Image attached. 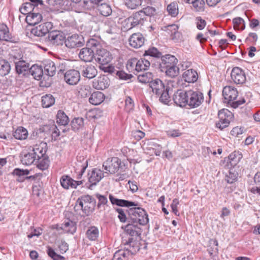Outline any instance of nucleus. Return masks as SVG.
I'll return each instance as SVG.
<instances>
[{
  "label": "nucleus",
  "mask_w": 260,
  "mask_h": 260,
  "mask_svg": "<svg viewBox=\"0 0 260 260\" xmlns=\"http://www.w3.org/2000/svg\"><path fill=\"white\" fill-rule=\"evenodd\" d=\"M149 87L152 92L159 97V101L168 104L170 101V96L169 94L170 88L165 85V83L159 79L156 78L150 83Z\"/></svg>",
  "instance_id": "1"
},
{
  "label": "nucleus",
  "mask_w": 260,
  "mask_h": 260,
  "mask_svg": "<svg viewBox=\"0 0 260 260\" xmlns=\"http://www.w3.org/2000/svg\"><path fill=\"white\" fill-rule=\"evenodd\" d=\"M100 47V41L94 38L89 39L86 47L82 48L79 53V57L85 62H90L95 58L96 47Z\"/></svg>",
  "instance_id": "2"
},
{
  "label": "nucleus",
  "mask_w": 260,
  "mask_h": 260,
  "mask_svg": "<svg viewBox=\"0 0 260 260\" xmlns=\"http://www.w3.org/2000/svg\"><path fill=\"white\" fill-rule=\"evenodd\" d=\"M95 200L89 195H86L79 198L76 202L75 211L81 210L86 215H89L93 210L95 206Z\"/></svg>",
  "instance_id": "3"
},
{
  "label": "nucleus",
  "mask_w": 260,
  "mask_h": 260,
  "mask_svg": "<svg viewBox=\"0 0 260 260\" xmlns=\"http://www.w3.org/2000/svg\"><path fill=\"white\" fill-rule=\"evenodd\" d=\"M132 222L144 225L149 222L148 214L144 209L140 207H133L126 210Z\"/></svg>",
  "instance_id": "4"
},
{
  "label": "nucleus",
  "mask_w": 260,
  "mask_h": 260,
  "mask_svg": "<svg viewBox=\"0 0 260 260\" xmlns=\"http://www.w3.org/2000/svg\"><path fill=\"white\" fill-rule=\"evenodd\" d=\"M238 94L237 89L233 86H226L223 88L222 90V95L224 99L227 100L228 103L234 108H238L245 102L244 99L242 100L234 101L237 98Z\"/></svg>",
  "instance_id": "5"
},
{
  "label": "nucleus",
  "mask_w": 260,
  "mask_h": 260,
  "mask_svg": "<svg viewBox=\"0 0 260 260\" xmlns=\"http://www.w3.org/2000/svg\"><path fill=\"white\" fill-rule=\"evenodd\" d=\"M147 21L142 11H138L127 18L125 20L126 23L124 27L126 30H129L134 27H140L144 25Z\"/></svg>",
  "instance_id": "6"
},
{
  "label": "nucleus",
  "mask_w": 260,
  "mask_h": 260,
  "mask_svg": "<svg viewBox=\"0 0 260 260\" xmlns=\"http://www.w3.org/2000/svg\"><path fill=\"white\" fill-rule=\"evenodd\" d=\"M218 116L219 121L216 122V127L220 130H223L229 125L234 115L228 109H223L218 112Z\"/></svg>",
  "instance_id": "7"
},
{
  "label": "nucleus",
  "mask_w": 260,
  "mask_h": 260,
  "mask_svg": "<svg viewBox=\"0 0 260 260\" xmlns=\"http://www.w3.org/2000/svg\"><path fill=\"white\" fill-rule=\"evenodd\" d=\"M95 60L101 65L108 64L112 59L111 53L107 49L103 48L100 42V47H96Z\"/></svg>",
  "instance_id": "8"
},
{
  "label": "nucleus",
  "mask_w": 260,
  "mask_h": 260,
  "mask_svg": "<svg viewBox=\"0 0 260 260\" xmlns=\"http://www.w3.org/2000/svg\"><path fill=\"white\" fill-rule=\"evenodd\" d=\"M121 163V160L117 157L108 158L103 165L105 173L115 174L120 168Z\"/></svg>",
  "instance_id": "9"
},
{
  "label": "nucleus",
  "mask_w": 260,
  "mask_h": 260,
  "mask_svg": "<svg viewBox=\"0 0 260 260\" xmlns=\"http://www.w3.org/2000/svg\"><path fill=\"white\" fill-rule=\"evenodd\" d=\"M188 106L190 108L199 107L204 101L203 94L199 91L189 90Z\"/></svg>",
  "instance_id": "10"
},
{
  "label": "nucleus",
  "mask_w": 260,
  "mask_h": 260,
  "mask_svg": "<svg viewBox=\"0 0 260 260\" xmlns=\"http://www.w3.org/2000/svg\"><path fill=\"white\" fill-rule=\"evenodd\" d=\"M64 36L58 30L50 31L47 37L45 38V41L50 45L58 46L62 45L64 42Z\"/></svg>",
  "instance_id": "11"
},
{
  "label": "nucleus",
  "mask_w": 260,
  "mask_h": 260,
  "mask_svg": "<svg viewBox=\"0 0 260 260\" xmlns=\"http://www.w3.org/2000/svg\"><path fill=\"white\" fill-rule=\"evenodd\" d=\"M52 27V23L46 22L32 28L30 32L35 36L41 37L48 35Z\"/></svg>",
  "instance_id": "12"
},
{
  "label": "nucleus",
  "mask_w": 260,
  "mask_h": 260,
  "mask_svg": "<svg viewBox=\"0 0 260 260\" xmlns=\"http://www.w3.org/2000/svg\"><path fill=\"white\" fill-rule=\"evenodd\" d=\"M83 183L82 180H75L68 175H63L60 178V185L65 189H76Z\"/></svg>",
  "instance_id": "13"
},
{
  "label": "nucleus",
  "mask_w": 260,
  "mask_h": 260,
  "mask_svg": "<svg viewBox=\"0 0 260 260\" xmlns=\"http://www.w3.org/2000/svg\"><path fill=\"white\" fill-rule=\"evenodd\" d=\"M189 90H177L173 95V101L175 104L180 107H184L188 106Z\"/></svg>",
  "instance_id": "14"
},
{
  "label": "nucleus",
  "mask_w": 260,
  "mask_h": 260,
  "mask_svg": "<svg viewBox=\"0 0 260 260\" xmlns=\"http://www.w3.org/2000/svg\"><path fill=\"white\" fill-rule=\"evenodd\" d=\"M67 47L75 48L83 46V38L77 34H74L64 39V42Z\"/></svg>",
  "instance_id": "15"
},
{
  "label": "nucleus",
  "mask_w": 260,
  "mask_h": 260,
  "mask_svg": "<svg viewBox=\"0 0 260 260\" xmlns=\"http://www.w3.org/2000/svg\"><path fill=\"white\" fill-rule=\"evenodd\" d=\"M64 80L69 85H76L80 80V73L76 70H68L64 74Z\"/></svg>",
  "instance_id": "16"
},
{
  "label": "nucleus",
  "mask_w": 260,
  "mask_h": 260,
  "mask_svg": "<svg viewBox=\"0 0 260 260\" xmlns=\"http://www.w3.org/2000/svg\"><path fill=\"white\" fill-rule=\"evenodd\" d=\"M122 243L126 246L125 249L129 251V254H136L140 249V242L132 237L128 238V240H122Z\"/></svg>",
  "instance_id": "17"
},
{
  "label": "nucleus",
  "mask_w": 260,
  "mask_h": 260,
  "mask_svg": "<svg viewBox=\"0 0 260 260\" xmlns=\"http://www.w3.org/2000/svg\"><path fill=\"white\" fill-rule=\"evenodd\" d=\"M36 159L46 155L47 151V144L45 142H40L28 148Z\"/></svg>",
  "instance_id": "18"
},
{
  "label": "nucleus",
  "mask_w": 260,
  "mask_h": 260,
  "mask_svg": "<svg viewBox=\"0 0 260 260\" xmlns=\"http://www.w3.org/2000/svg\"><path fill=\"white\" fill-rule=\"evenodd\" d=\"M231 78L236 84H243L246 81L244 72L239 67L234 68L231 72Z\"/></svg>",
  "instance_id": "19"
},
{
  "label": "nucleus",
  "mask_w": 260,
  "mask_h": 260,
  "mask_svg": "<svg viewBox=\"0 0 260 260\" xmlns=\"http://www.w3.org/2000/svg\"><path fill=\"white\" fill-rule=\"evenodd\" d=\"M177 62L178 60L174 55L170 54L162 55L159 62V68L161 72H164L165 69L174 64H177Z\"/></svg>",
  "instance_id": "20"
},
{
  "label": "nucleus",
  "mask_w": 260,
  "mask_h": 260,
  "mask_svg": "<svg viewBox=\"0 0 260 260\" xmlns=\"http://www.w3.org/2000/svg\"><path fill=\"white\" fill-rule=\"evenodd\" d=\"M128 42L131 46L135 48H138L144 44L145 38L141 33H134L129 37Z\"/></svg>",
  "instance_id": "21"
},
{
  "label": "nucleus",
  "mask_w": 260,
  "mask_h": 260,
  "mask_svg": "<svg viewBox=\"0 0 260 260\" xmlns=\"http://www.w3.org/2000/svg\"><path fill=\"white\" fill-rule=\"evenodd\" d=\"M94 3L97 5L98 10L101 15L108 16L112 12L111 6L106 3V0H94Z\"/></svg>",
  "instance_id": "22"
},
{
  "label": "nucleus",
  "mask_w": 260,
  "mask_h": 260,
  "mask_svg": "<svg viewBox=\"0 0 260 260\" xmlns=\"http://www.w3.org/2000/svg\"><path fill=\"white\" fill-rule=\"evenodd\" d=\"M93 87L98 90H104L110 85V80L105 75L100 76L93 81Z\"/></svg>",
  "instance_id": "23"
},
{
  "label": "nucleus",
  "mask_w": 260,
  "mask_h": 260,
  "mask_svg": "<svg viewBox=\"0 0 260 260\" xmlns=\"http://www.w3.org/2000/svg\"><path fill=\"white\" fill-rule=\"evenodd\" d=\"M109 198L110 202L113 205H116L120 207H129L138 206V203L128 200L118 199L114 197L112 194H109Z\"/></svg>",
  "instance_id": "24"
},
{
  "label": "nucleus",
  "mask_w": 260,
  "mask_h": 260,
  "mask_svg": "<svg viewBox=\"0 0 260 260\" xmlns=\"http://www.w3.org/2000/svg\"><path fill=\"white\" fill-rule=\"evenodd\" d=\"M0 40L12 43L16 42V38L12 36L9 28L4 24H0Z\"/></svg>",
  "instance_id": "25"
},
{
  "label": "nucleus",
  "mask_w": 260,
  "mask_h": 260,
  "mask_svg": "<svg viewBox=\"0 0 260 260\" xmlns=\"http://www.w3.org/2000/svg\"><path fill=\"white\" fill-rule=\"evenodd\" d=\"M80 72L83 77L88 79H92L98 74L96 69L92 64L83 66L81 68Z\"/></svg>",
  "instance_id": "26"
},
{
  "label": "nucleus",
  "mask_w": 260,
  "mask_h": 260,
  "mask_svg": "<svg viewBox=\"0 0 260 260\" xmlns=\"http://www.w3.org/2000/svg\"><path fill=\"white\" fill-rule=\"evenodd\" d=\"M88 175V180L91 183V185H95L104 177L103 171L98 168L93 169Z\"/></svg>",
  "instance_id": "27"
},
{
  "label": "nucleus",
  "mask_w": 260,
  "mask_h": 260,
  "mask_svg": "<svg viewBox=\"0 0 260 260\" xmlns=\"http://www.w3.org/2000/svg\"><path fill=\"white\" fill-rule=\"evenodd\" d=\"M29 64L24 60H19L15 62V70L16 73L24 76L28 74L29 71Z\"/></svg>",
  "instance_id": "28"
},
{
  "label": "nucleus",
  "mask_w": 260,
  "mask_h": 260,
  "mask_svg": "<svg viewBox=\"0 0 260 260\" xmlns=\"http://www.w3.org/2000/svg\"><path fill=\"white\" fill-rule=\"evenodd\" d=\"M56 70L55 64L52 60L48 59L44 61V75L52 77L55 74Z\"/></svg>",
  "instance_id": "29"
},
{
  "label": "nucleus",
  "mask_w": 260,
  "mask_h": 260,
  "mask_svg": "<svg viewBox=\"0 0 260 260\" xmlns=\"http://www.w3.org/2000/svg\"><path fill=\"white\" fill-rule=\"evenodd\" d=\"M184 80L188 83H194L198 79L197 72L192 69H189L185 71L182 75Z\"/></svg>",
  "instance_id": "30"
},
{
  "label": "nucleus",
  "mask_w": 260,
  "mask_h": 260,
  "mask_svg": "<svg viewBox=\"0 0 260 260\" xmlns=\"http://www.w3.org/2000/svg\"><path fill=\"white\" fill-rule=\"evenodd\" d=\"M42 19V15L39 13H31L28 14L25 18L26 22L29 25H35Z\"/></svg>",
  "instance_id": "31"
},
{
  "label": "nucleus",
  "mask_w": 260,
  "mask_h": 260,
  "mask_svg": "<svg viewBox=\"0 0 260 260\" xmlns=\"http://www.w3.org/2000/svg\"><path fill=\"white\" fill-rule=\"evenodd\" d=\"M125 231L131 236H139L141 235V229L137 224L128 223L125 226Z\"/></svg>",
  "instance_id": "32"
},
{
  "label": "nucleus",
  "mask_w": 260,
  "mask_h": 260,
  "mask_svg": "<svg viewBox=\"0 0 260 260\" xmlns=\"http://www.w3.org/2000/svg\"><path fill=\"white\" fill-rule=\"evenodd\" d=\"M60 229L63 230L64 233L73 234L76 231V223L73 221L68 220L61 225Z\"/></svg>",
  "instance_id": "33"
},
{
  "label": "nucleus",
  "mask_w": 260,
  "mask_h": 260,
  "mask_svg": "<svg viewBox=\"0 0 260 260\" xmlns=\"http://www.w3.org/2000/svg\"><path fill=\"white\" fill-rule=\"evenodd\" d=\"M104 97V94L102 92L95 91L91 94L89 102L92 105H98L103 102Z\"/></svg>",
  "instance_id": "34"
},
{
  "label": "nucleus",
  "mask_w": 260,
  "mask_h": 260,
  "mask_svg": "<svg viewBox=\"0 0 260 260\" xmlns=\"http://www.w3.org/2000/svg\"><path fill=\"white\" fill-rule=\"evenodd\" d=\"M29 73H30L34 78L38 80H41L44 74L42 67L38 65L32 66L30 68Z\"/></svg>",
  "instance_id": "35"
},
{
  "label": "nucleus",
  "mask_w": 260,
  "mask_h": 260,
  "mask_svg": "<svg viewBox=\"0 0 260 260\" xmlns=\"http://www.w3.org/2000/svg\"><path fill=\"white\" fill-rule=\"evenodd\" d=\"M104 29L107 34L113 35L117 34L118 28L116 23L111 20H107L104 24Z\"/></svg>",
  "instance_id": "36"
},
{
  "label": "nucleus",
  "mask_w": 260,
  "mask_h": 260,
  "mask_svg": "<svg viewBox=\"0 0 260 260\" xmlns=\"http://www.w3.org/2000/svg\"><path fill=\"white\" fill-rule=\"evenodd\" d=\"M143 56L150 60L151 57L157 58H160L162 56V53L157 48L151 47L145 51Z\"/></svg>",
  "instance_id": "37"
},
{
  "label": "nucleus",
  "mask_w": 260,
  "mask_h": 260,
  "mask_svg": "<svg viewBox=\"0 0 260 260\" xmlns=\"http://www.w3.org/2000/svg\"><path fill=\"white\" fill-rule=\"evenodd\" d=\"M13 136L16 139L24 140L28 137V132L25 128L19 126L13 132Z\"/></svg>",
  "instance_id": "38"
},
{
  "label": "nucleus",
  "mask_w": 260,
  "mask_h": 260,
  "mask_svg": "<svg viewBox=\"0 0 260 260\" xmlns=\"http://www.w3.org/2000/svg\"><path fill=\"white\" fill-rule=\"evenodd\" d=\"M56 120L58 124L66 126L69 122V118L65 112L61 110L57 111L56 115Z\"/></svg>",
  "instance_id": "39"
},
{
  "label": "nucleus",
  "mask_w": 260,
  "mask_h": 260,
  "mask_svg": "<svg viewBox=\"0 0 260 260\" xmlns=\"http://www.w3.org/2000/svg\"><path fill=\"white\" fill-rule=\"evenodd\" d=\"M36 160V158L34 156L29 149H28V152L21 156V161L24 165L29 166L32 164Z\"/></svg>",
  "instance_id": "40"
},
{
  "label": "nucleus",
  "mask_w": 260,
  "mask_h": 260,
  "mask_svg": "<svg viewBox=\"0 0 260 260\" xmlns=\"http://www.w3.org/2000/svg\"><path fill=\"white\" fill-rule=\"evenodd\" d=\"M137 65L136 72H140L148 69L150 66V60L148 58L144 57V58H137Z\"/></svg>",
  "instance_id": "41"
},
{
  "label": "nucleus",
  "mask_w": 260,
  "mask_h": 260,
  "mask_svg": "<svg viewBox=\"0 0 260 260\" xmlns=\"http://www.w3.org/2000/svg\"><path fill=\"white\" fill-rule=\"evenodd\" d=\"M242 155L241 153L238 152L234 151L231 153L228 156V162L229 165L231 167H234L236 166L240 161L242 158Z\"/></svg>",
  "instance_id": "42"
},
{
  "label": "nucleus",
  "mask_w": 260,
  "mask_h": 260,
  "mask_svg": "<svg viewBox=\"0 0 260 260\" xmlns=\"http://www.w3.org/2000/svg\"><path fill=\"white\" fill-rule=\"evenodd\" d=\"M37 167L41 170L44 171L47 170L50 164V160L47 155L41 157L40 158L36 159Z\"/></svg>",
  "instance_id": "43"
},
{
  "label": "nucleus",
  "mask_w": 260,
  "mask_h": 260,
  "mask_svg": "<svg viewBox=\"0 0 260 260\" xmlns=\"http://www.w3.org/2000/svg\"><path fill=\"white\" fill-rule=\"evenodd\" d=\"M71 125L73 131H78L84 127V119L82 117H75L71 121Z\"/></svg>",
  "instance_id": "44"
},
{
  "label": "nucleus",
  "mask_w": 260,
  "mask_h": 260,
  "mask_svg": "<svg viewBox=\"0 0 260 260\" xmlns=\"http://www.w3.org/2000/svg\"><path fill=\"white\" fill-rule=\"evenodd\" d=\"M87 238L90 241L96 240L99 235V231L97 227L95 226H90L86 233Z\"/></svg>",
  "instance_id": "45"
},
{
  "label": "nucleus",
  "mask_w": 260,
  "mask_h": 260,
  "mask_svg": "<svg viewBox=\"0 0 260 260\" xmlns=\"http://www.w3.org/2000/svg\"><path fill=\"white\" fill-rule=\"evenodd\" d=\"M55 103V98L51 94H46L42 97V105L43 108H49Z\"/></svg>",
  "instance_id": "46"
},
{
  "label": "nucleus",
  "mask_w": 260,
  "mask_h": 260,
  "mask_svg": "<svg viewBox=\"0 0 260 260\" xmlns=\"http://www.w3.org/2000/svg\"><path fill=\"white\" fill-rule=\"evenodd\" d=\"M29 173V171L26 170H22L19 168H16L13 170V174L15 175L18 176L16 180L18 182H23L25 180H26L25 177L26 176L28 175Z\"/></svg>",
  "instance_id": "47"
},
{
  "label": "nucleus",
  "mask_w": 260,
  "mask_h": 260,
  "mask_svg": "<svg viewBox=\"0 0 260 260\" xmlns=\"http://www.w3.org/2000/svg\"><path fill=\"white\" fill-rule=\"evenodd\" d=\"M167 11L169 15L172 17H176L179 13L178 5L177 2H173L167 6Z\"/></svg>",
  "instance_id": "48"
},
{
  "label": "nucleus",
  "mask_w": 260,
  "mask_h": 260,
  "mask_svg": "<svg viewBox=\"0 0 260 260\" xmlns=\"http://www.w3.org/2000/svg\"><path fill=\"white\" fill-rule=\"evenodd\" d=\"M178 29V26L174 24L166 26L163 28L164 30L166 31L169 35H170L172 39H174L177 37V35H179Z\"/></svg>",
  "instance_id": "49"
},
{
  "label": "nucleus",
  "mask_w": 260,
  "mask_h": 260,
  "mask_svg": "<svg viewBox=\"0 0 260 260\" xmlns=\"http://www.w3.org/2000/svg\"><path fill=\"white\" fill-rule=\"evenodd\" d=\"M137 78L140 82L144 84L149 83V85L151 81L154 80H153V74L149 72L140 74L138 76Z\"/></svg>",
  "instance_id": "50"
},
{
  "label": "nucleus",
  "mask_w": 260,
  "mask_h": 260,
  "mask_svg": "<svg viewBox=\"0 0 260 260\" xmlns=\"http://www.w3.org/2000/svg\"><path fill=\"white\" fill-rule=\"evenodd\" d=\"M11 70V67L8 61L4 59L0 60V76L8 75Z\"/></svg>",
  "instance_id": "51"
},
{
  "label": "nucleus",
  "mask_w": 260,
  "mask_h": 260,
  "mask_svg": "<svg viewBox=\"0 0 260 260\" xmlns=\"http://www.w3.org/2000/svg\"><path fill=\"white\" fill-rule=\"evenodd\" d=\"M129 255V251L124 248V249H120L115 252L113 260H126Z\"/></svg>",
  "instance_id": "52"
},
{
  "label": "nucleus",
  "mask_w": 260,
  "mask_h": 260,
  "mask_svg": "<svg viewBox=\"0 0 260 260\" xmlns=\"http://www.w3.org/2000/svg\"><path fill=\"white\" fill-rule=\"evenodd\" d=\"M167 76L174 78L178 76L179 73V69L176 64H174L165 69L164 71Z\"/></svg>",
  "instance_id": "53"
},
{
  "label": "nucleus",
  "mask_w": 260,
  "mask_h": 260,
  "mask_svg": "<svg viewBox=\"0 0 260 260\" xmlns=\"http://www.w3.org/2000/svg\"><path fill=\"white\" fill-rule=\"evenodd\" d=\"M126 7L131 10L136 9L141 5L142 0H124Z\"/></svg>",
  "instance_id": "54"
},
{
  "label": "nucleus",
  "mask_w": 260,
  "mask_h": 260,
  "mask_svg": "<svg viewBox=\"0 0 260 260\" xmlns=\"http://www.w3.org/2000/svg\"><path fill=\"white\" fill-rule=\"evenodd\" d=\"M233 23L235 29L242 30L245 28L244 21L241 17H236L233 19Z\"/></svg>",
  "instance_id": "55"
},
{
  "label": "nucleus",
  "mask_w": 260,
  "mask_h": 260,
  "mask_svg": "<svg viewBox=\"0 0 260 260\" xmlns=\"http://www.w3.org/2000/svg\"><path fill=\"white\" fill-rule=\"evenodd\" d=\"M46 252L48 256L53 260H64L65 258L59 254L56 253L55 250L50 246L47 247Z\"/></svg>",
  "instance_id": "56"
},
{
  "label": "nucleus",
  "mask_w": 260,
  "mask_h": 260,
  "mask_svg": "<svg viewBox=\"0 0 260 260\" xmlns=\"http://www.w3.org/2000/svg\"><path fill=\"white\" fill-rule=\"evenodd\" d=\"M35 7L30 3H25L20 8V12L23 15L29 14L31 13Z\"/></svg>",
  "instance_id": "57"
},
{
  "label": "nucleus",
  "mask_w": 260,
  "mask_h": 260,
  "mask_svg": "<svg viewBox=\"0 0 260 260\" xmlns=\"http://www.w3.org/2000/svg\"><path fill=\"white\" fill-rule=\"evenodd\" d=\"M137 58H132L128 60L126 63V69L129 72H134L136 70Z\"/></svg>",
  "instance_id": "58"
},
{
  "label": "nucleus",
  "mask_w": 260,
  "mask_h": 260,
  "mask_svg": "<svg viewBox=\"0 0 260 260\" xmlns=\"http://www.w3.org/2000/svg\"><path fill=\"white\" fill-rule=\"evenodd\" d=\"M192 4L196 11L203 12L204 11L205 2L204 0H195Z\"/></svg>",
  "instance_id": "59"
},
{
  "label": "nucleus",
  "mask_w": 260,
  "mask_h": 260,
  "mask_svg": "<svg viewBox=\"0 0 260 260\" xmlns=\"http://www.w3.org/2000/svg\"><path fill=\"white\" fill-rule=\"evenodd\" d=\"M140 11H142L145 17L147 18L148 16L150 17L155 14L156 9L153 7L148 6Z\"/></svg>",
  "instance_id": "60"
},
{
  "label": "nucleus",
  "mask_w": 260,
  "mask_h": 260,
  "mask_svg": "<svg viewBox=\"0 0 260 260\" xmlns=\"http://www.w3.org/2000/svg\"><path fill=\"white\" fill-rule=\"evenodd\" d=\"M238 174L237 173L233 172L231 170L229 171L228 174L225 176V180L228 183H233L235 182L237 178Z\"/></svg>",
  "instance_id": "61"
},
{
  "label": "nucleus",
  "mask_w": 260,
  "mask_h": 260,
  "mask_svg": "<svg viewBox=\"0 0 260 260\" xmlns=\"http://www.w3.org/2000/svg\"><path fill=\"white\" fill-rule=\"evenodd\" d=\"M42 229L41 228L35 229L34 227H31L30 232L27 235V237L29 239L32 238L34 236L38 237L42 234Z\"/></svg>",
  "instance_id": "62"
},
{
  "label": "nucleus",
  "mask_w": 260,
  "mask_h": 260,
  "mask_svg": "<svg viewBox=\"0 0 260 260\" xmlns=\"http://www.w3.org/2000/svg\"><path fill=\"white\" fill-rule=\"evenodd\" d=\"M96 197L99 201V203L97 205V207L99 209H100L102 206L107 205L108 203V200L106 196L100 194H96Z\"/></svg>",
  "instance_id": "63"
},
{
  "label": "nucleus",
  "mask_w": 260,
  "mask_h": 260,
  "mask_svg": "<svg viewBox=\"0 0 260 260\" xmlns=\"http://www.w3.org/2000/svg\"><path fill=\"white\" fill-rule=\"evenodd\" d=\"M90 87L89 86H84L79 91L80 95L83 98H86L91 94Z\"/></svg>",
  "instance_id": "64"
}]
</instances>
